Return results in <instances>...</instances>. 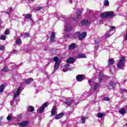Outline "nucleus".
<instances>
[{
    "mask_svg": "<svg viewBox=\"0 0 127 127\" xmlns=\"http://www.w3.org/2000/svg\"><path fill=\"white\" fill-rule=\"evenodd\" d=\"M101 18L103 19H106V17L108 18H112V17L114 16V12L113 11H106L102 13L100 15Z\"/></svg>",
    "mask_w": 127,
    "mask_h": 127,
    "instance_id": "nucleus-1",
    "label": "nucleus"
},
{
    "mask_svg": "<svg viewBox=\"0 0 127 127\" xmlns=\"http://www.w3.org/2000/svg\"><path fill=\"white\" fill-rule=\"evenodd\" d=\"M126 62V58L125 57H122L117 64V68H120L121 69H124L125 67V62Z\"/></svg>",
    "mask_w": 127,
    "mask_h": 127,
    "instance_id": "nucleus-2",
    "label": "nucleus"
},
{
    "mask_svg": "<svg viewBox=\"0 0 127 127\" xmlns=\"http://www.w3.org/2000/svg\"><path fill=\"white\" fill-rule=\"evenodd\" d=\"M54 61L55 62L54 69L57 70L59 68V66H60V63H61V61L58 59L57 57H55L54 58Z\"/></svg>",
    "mask_w": 127,
    "mask_h": 127,
    "instance_id": "nucleus-3",
    "label": "nucleus"
},
{
    "mask_svg": "<svg viewBox=\"0 0 127 127\" xmlns=\"http://www.w3.org/2000/svg\"><path fill=\"white\" fill-rule=\"evenodd\" d=\"M48 106H49V103H48V102L44 103L42 105V107H40L39 110L38 111L39 114H42L44 112L45 108H48Z\"/></svg>",
    "mask_w": 127,
    "mask_h": 127,
    "instance_id": "nucleus-4",
    "label": "nucleus"
},
{
    "mask_svg": "<svg viewBox=\"0 0 127 127\" xmlns=\"http://www.w3.org/2000/svg\"><path fill=\"white\" fill-rule=\"evenodd\" d=\"M75 34L77 35L79 40H82V39H84L87 36V32H83L81 34L80 32H77L75 33Z\"/></svg>",
    "mask_w": 127,
    "mask_h": 127,
    "instance_id": "nucleus-5",
    "label": "nucleus"
},
{
    "mask_svg": "<svg viewBox=\"0 0 127 127\" xmlns=\"http://www.w3.org/2000/svg\"><path fill=\"white\" fill-rule=\"evenodd\" d=\"M76 79L77 82H82L85 80V75L84 74H78L76 76Z\"/></svg>",
    "mask_w": 127,
    "mask_h": 127,
    "instance_id": "nucleus-6",
    "label": "nucleus"
},
{
    "mask_svg": "<svg viewBox=\"0 0 127 127\" xmlns=\"http://www.w3.org/2000/svg\"><path fill=\"white\" fill-rule=\"evenodd\" d=\"M116 86H117V84L115 82H110L107 85V87L108 89H114V88H116Z\"/></svg>",
    "mask_w": 127,
    "mask_h": 127,
    "instance_id": "nucleus-7",
    "label": "nucleus"
},
{
    "mask_svg": "<svg viewBox=\"0 0 127 127\" xmlns=\"http://www.w3.org/2000/svg\"><path fill=\"white\" fill-rule=\"evenodd\" d=\"M18 125L21 127H27L28 126V121H24L21 123H19Z\"/></svg>",
    "mask_w": 127,
    "mask_h": 127,
    "instance_id": "nucleus-8",
    "label": "nucleus"
},
{
    "mask_svg": "<svg viewBox=\"0 0 127 127\" xmlns=\"http://www.w3.org/2000/svg\"><path fill=\"white\" fill-rule=\"evenodd\" d=\"M82 14V10H79L78 12L76 13V16L73 17V20H76V19H79L81 17V14Z\"/></svg>",
    "mask_w": 127,
    "mask_h": 127,
    "instance_id": "nucleus-9",
    "label": "nucleus"
},
{
    "mask_svg": "<svg viewBox=\"0 0 127 127\" xmlns=\"http://www.w3.org/2000/svg\"><path fill=\"white\" fill-rule=\"evenodd\" d=\"M75 62V58L73 57H70L66 60V63L68 64H72V63H74Z\"/></svg>",
    "mask_w": 127,
    "mask_h": 127,
    "instance_id": "nucleus-10",
    "label": "nucleus"
},
{
    "mask_svg": "<svg viewBox=\"0 0 127 127\" xmlns=\"http://www.w3.org/2000/svg\"><path fill=\"white\" fill-rule=\"evenodd\" d=\"M50 41L52 43H53L55 41V33L54 32H52L51 34Z\"/></svg>",
    "mask_w": 127,
    "mask_h": 127,
    "instance_id": "nucleus-11",
    "label": "nucleus"
},
{
    "mask_svg": "<svg viewBox=\"0 0 127 127\" xmlns=\"http://www.w3.org/2000/svg\"><path fill=\"white\" fill-rule=\"evenodd\" d=\"M56 111H57V107H56V105H54L51 111L52 116H54L56 114Z\"/></svg>",
    "mask_w": 127,
    "mask_h": 127,
    "instance_id": "nucleus-12",
    "label": "nucleus"
},
{
    "mask_svg": "<svg viewBox=\"0 0 127 127\" xmlns=\"http://www.w3.org/2000/svg\"><path fill=\"white\" fill-rule=\"evenodd\" d=\"M64 113H61L59 114H57L56 115V117H55V120H60L61 118H63V117L64 116Z\"/></svg>",
    "mask_w": 127,
    "mask_h": 127,
    "instance_id": "nucleus-13",
    "label": "nucleus"
},
{
    "mask_svg": "<svg viewBox=\"0 0 127 127\" xmlns=\"http://www.w3.org/2000/svg\"><path fill=\"white\" fill-rule=\"evenodd\" d=\"M64 30H65V31H66L67 32L72 31V30H73V27H72V26L65 27Z\"/></svg>",
    "mask_w": 127,
    "mask_h": 127,
    "instance_id": "nucleus-14",
    "label": "nucleus"
},
{
    "mask_svg": "<svg viewBox=\"0 0 127 127\" xmlns=\"http://www.w3.org/2000/svg\"><path fill=\"white\" fill-rule=\"evenodd\" d=\"M88 23H89V21H88V20H86V19H83L81 22V24L82 25H83V26L88 25Z\"/></svg>",
    "mask_w": 127,
    "mask_h": 127,
    "instance_id": "nucleus-15",
    "label": "nucleus"
},
{
    "mask_svg": "<svg viewBox=\"0 0 127 127\" xmlns=\"http://www.w3.org/2000/svg\"><path fill=\"white\" fill-rule=\"evenodd\" d=\"M68 48H69V50H73V49L76 48V44L72 43V44H70Z\"/></svg>",
    "mask_w": 127,
    "mask_h": 127,
    "instance_id": "nucleus-16",
    "label": "nucleus"
},
{
    "mask_svg": "<svg viewBox=\"0 0 127 127\" xmlns=\"http://www.w3.org/2000/svg\"><path fill=\"white\" fill-rule=\"evenodd\" d=\"M31 82H33V79L32 78H29L28 79H26L25 80V84H30Z\"/></svg>",
    "mask_w": 127,
    "mask_h": 127,
    "instance_id": "nucleus-17",
    "label": "nucleus"
},
{
    "mask_svg": "<svg viewBox=\"0 0 127 127\" xmlns=\"http://www.w3.org/2000/svg\"><path fill=\"white\" fill-rule=\"evenodd\" d=\"M76 58H77V59H79L80 58H86V55L84 54H79L77 56Z\"/></svg>",
    "mask_w": 127,
    "mask_h": 127,
    "instance_id": "nucleus-18",
    "label": "nucleus"
},
{
    "mask_svg": "<svg viewBox=\"0 0 127 127\" xmlns=\"http://www.w3.org/2000/svg\"><path fill=\"white\" fill-rule=\"evenodd\" d=\"M108 63L109 65H113V64L115 63V60L113 59H109L108 60Z\"/></svg>",
    "mask_w": 127,
    "mask_h": 127,
    "instance_id": "nucleus-19",
    "label": "nucleus"
},
{
    "mask_svg": "<svg viewBox=\"0 0 127 127\" xmlns=\"http://www.w3.org/2000/svg\"><path fill=\"white\" fill-rule=\"evenodd\" d=\"M73 102V100H70L69 101H66L64 102V104L65 105H68V106L70 107L72 105V102Z\"/></svg>",
    "mask_w": 127,
    "mask_h": 127,
    "instance_id": "nucleus-20",
    "label": "nucleus"
},
{
    "mask_svg": "<svg viewBox=\"0 0 127 127\" xmlns=\"http://www.w3.org/2000/svg\"><path fill=\"white\" fill-rule=\"evenodd\" d=\"M4 88L5 87L4 84H1L0 86V93H2L4 91Z\"/></svg>",
    "mask_w": 127,
    "mask_h": 127,
    "instance_id": "nucleus-21",
    "label": "nucleus"
},
{
    "mask_svg": "<svg viewBox=\"0 0 127 127\" xmlns=\"http://www.w3.org/2000/svg\"><path fill=\"white\" fill-rule=\"evenodd\" d=\"M8 70H9L8 67H7V66H5L1 69V71L2 72H7Z\"/></svg>",
    "mask_w": 127,
    "mask_h": 127,
    "instance_id": "nucleus-22",
    "label": "nucleus"
},
{
    "mask_svg": "<svg viewBox=\"0 0 127 127\" xmlns=\"http://www.w3.org/2000/svg\"><path fill=\"white\" fill-rule=\"evenodd\" d=\"M119 113L121 114V115H124V114H126V110L124 108H121L120 110H119Z\"/></svg>",
    "mask_w": 127,
    "mask_h": 127,
    "instance_id": "nucleus-23",
    "label": "nucleus"
},
{
    "mask_svg": "<svg viewBox=\"0 0 127 127\" xmlns=\"http://www.w3.org/2000/svg\"><path fill=\"white\" fill-rule=\"evenodd\" d=\"M21 36H24V37H30V35L28 33H24L23 35H21Z\"/></svg>",
    "mask_w": 127,
    "mask_h": 127,
    "instance_id": "nucleus-24",
    "label": "nucleus"
},
{
    "mask_svg": "<svg viewBox=\"0 0 127 127\" xmlns=\"http://www.w3.org/2000/svg\"><path fill=\"white\" fill-rule=\"evenodd\" d=\"M100 85H99V83H95L93 86V90H97V88L100 87Z\"/></svg>",
    "mask_w": 127,
    "mask_h": 127,
    "instance_id": "nucleus-25",
    "label": "nucleus"
},
{
    "mask_svg": "<svg viewBox=\"0 0 127 127\" xmlns=\"http://www.w3.org/2000/svg\"><path fill=\"white\" fill-rule=\"evenodd\" d=\"M97 117L98 118H100V119H102L104 117V114H103L102 113H98L97 114Z\"/></svg>",
    "mask_w": 127,
    "mask_h": 127,
    "instance_id": "nucleus-26",
    "label": "nucleus"
},
{
    "mask_svg": "<svg viewBox=\"0 0 127 127\" xmlns=\"http://www.w3.org/2000/svg\"><path fill=\"white\" fill-rule=\"evenodd\" d=\"M25 18L28 19V18H31V14H26L25 15Z\"/></svg>",
    "mask_w": 127,
    "mask_h": 127,
    "instance_id": "nucleus-27",
    "label": "nucleus"
},
{
    "mask_svg": "<svg viewBox=\"0 0 127 127\" xmlns=\"http://www.w3.org/2000/svg\"><path fill=\"white\" fill-rule=\"evenodd\" d=\"M104 4L106 6H108L110 4V2H109L108 0H106L104 2Z\"/></svg>",
    "mask_w": 127,
    "mask_h": 127,
    "instance_id": "nucleus-28",
    "label": "nucleus"
},
{
    "mask_svg": "<svg viewBox=\"0 0 127 127\" xmlns=\"http://www.w3.org/2000/svg\"><path fill=\"white\" fill-rule=\"evenodd\" d=\"M21 43V39H18L16 41V44H17L18 45H19Z\"/></svg>",
    "mask_w": 127,
    "mask_h": 127,
    "instance_id": "nucleus-29",
    "label": "nucleus"
},
{
    "mask_svg": "<svg viewBox=\"0 0 127 127\" xmlns=\"http://www.w3.org/2000/svg\"><path fill=\"white\" fill-rule=\"evenodd\" d=\"M29 111L31 112H34V107L33 106H29Z\"/></svg>",
    "mask_w": 127,
    "mask_h": 127,
    "instance_id": "nucleus-30",
    "label": "nucleus"
},
{
    "mask_svg": "<svg viewBox=\"0 0 127 127\" xmlns=\"http://www.w3.org/2000/svg\"><path fill=\"white\" fill-rule=\"evenodd\" d=\"M43 7L41 6H39L35 8V10H37L38 11L39 10H40L41 9H42Z\"/></svg>",
    "mask_w": 127,
    "mask_h": 127,
    "instance_id": "nucleus-31",
    "label": "nucleus"
},
{
    "mask_svg": "<svg viewBox=\"0 0 127 127\" xmlns=\"http://www.w3.org/2000/svg\"><path fill=\"white\" fill-rule=\"evenodd\" d=\"M20 90H21V87H19L17 89V90L16 91V93H17V94H19V95H20Z\"/></svg>",
    "mask_w": 127,
    "mask_h": 127,
    "instance_id": "nucleus-32",
    "label": "nucleus"
},
{
    "mask_svg": "<svg viewBox=\"0 0 127 127\" xmlns=\"http://www.w3.org/2000/svg\"><path fill=\"white\" fill-rule=\"evenodd\" d=\"M81 121L82 122V124H85V123L86 122V118H85V117L84 116L82 117Z\"/></svg>",
    "mask_w": 127,
    "mask_h": 127,
    "instance_id": "nucleus-33",
    "label": "nucleus"
},
{
    "mask_svg": "<svg viewBox=\"0 0 127 127\" xmlns=\"http://www.w3.org/2000/svg\"><path fill=\"white\" fill-rule=\"evenodd\" d=\"M1 40H5V39H6V37H5V35H1Z\"/></svg>",
    "mask_w": 127,
    "mask_h": 127,
    "instance_id": "nucleus-34",
    "label": "nucleus"
},
{
    "mask_svg": "<svg viewBox=\"0 0 127 127\" xmlns=\"http://www.w3.org/2000/svg\"><path fill=\"white\" fill-rule=\"evenodd\" d=\"M4 34H5V35H8V34H9V30H6Z\"/></svg>",
    "mask_w": 127,
    "mask_h": 127,
    "instance_id": "nucleus-35",
    "label": "nucleus"
},
{
    "mask_svg": "<svg viewBox=\"0 0 127 127\" xmlns=\"http://www.w3.org/2000/svg\"><path fill=\"white\" fill-rule=\"evenodd\" d=\"M0 50L3 51L4 50V46L1 45L0 46Z\"/></svg>",
    "mask_w": 127,
    "mask_h": 127,
    "instance_id": "nucleus-36",
    "label": "nucleus"
},
{
    "mask_svg": "<svg viewBox=\"0 0 127 127\" xmlns=\"http://www.w3.org/2000/svg\"><path fill=\"white\" fill-rule=\"evenodd\" d=\"M19 94L17 93V92H15L14 93V99H15V98H17V96H19Z\"/></svg>",
    "mask_w": 127,
    "mask_h": 127,
    "instance_id": "nucleus-37",
    "label": "nucleus"
},
{
    "mask_svg": "<svg viewBox=\"0 0 127 127\" xmlns=\"http://www.w3.org/2000/svg\"><path fill=\"white\" fill-rule=\"evenodd\" d=\"M103 100H104V101H110V98H109V97H104V98H103Z\"/></svg>",
    "mask_w": 127,
    "mask_h": 127,
    "instance_id": "nucleus-38",
    "label": "nucleus"
},
{
    "mask_svg": "<svg viewBox=\"0 0 127 127\" xmlns=\"http://www.w3.org/2000/svg\"><path fill=\"white\" fill-rule=\"evenodd\" d=\"M121 93H127V90L126 89H123L121 90Z\"/></svg>",
    "mask_w": 127,
    "mask_h": 127,
    "instance_id": "nucleus-39",
    "label": "nucleus"
},
{
    "mask_svg": "<svg viewBox=\"0 0 127 127\" xmlns=\"http://www.w3.org/2000/svg\"><path fill=\"white\" fill-rule=\"evenodd\" d=\"M12 119V117L10 116H8L7 117V121H10V120H11Z\"/></svg>",
    "mask_w": 127,
    "mask_h": 127,
    "instance_id": "nucleus-40",
    "label": "nucleus"
},
{
    "mask_svg": "<svg viewBox=\"0 0 127 127\" xmlns=\"http://www.w3.org/2000/svg\"><path fill=\"white\" fill-rule=\"evenodd\" d=\"M102 80H103V78H102V77H99L98 81L99 83H101Z\"/></svg>",
    "mask_w": 127,
    "mask_h": 127,
    "instance_id": "nucleus-41",
    "label": "nucleus"
},
{
    "mask_svg": "<svg viewBox=\"0 0 127 127\" xmlns=\"http://www.w3.org/2000/svg\"><path fill=\"white\" fill-rule=\"evenodd\" d=\"M8 11L10 12V13H11V12L12 11V7H9L8 8Z\"/></svg>",
    "mask_w": 127,
    "mask_h": 127,
    "instance_id": "nucleus-42",
    "label": "nucleus"
},
{
    "mask_svg": "<svg viewBox=\"0 0 127 127\" xmlns=\"http://www.w3.org/2000/svg\"><path fill=\"white\" fill-rule=\"evenodd\" d=\"M105 37H110V34L106 33L105 34Z\"/></svg>",
    "mask_w": 127,
    "mask_h": 127,
    "instance_id": "nucleus-43",
    "label": "nucleus"
},
{
    "mask_svg": "<svg viewBox=\"0 0 127 127\" xmlns=\"http://www.w3.org/2000/svg\"><path fill=\"white\" fill-rule=\"evenodd\" d=\"M16 52H17V51H16V50H12V53H13V54L16 53Z\"/></svg>",
    "mask_w": 127,
    "mask_h": 127,
    "instance_id": "nucleus-44",
    "label": "nucleus"
},
{
    "mask_svg": "<svg viewBox=\"0 0 127 127\" xmlns=\"http://www.w3.org/2000/svg\"><path fill=\"white\" fill-rule=\"evenodd\" d=\"M69 66H70V64H66L64 65L65 68H67V67H69Z\"/></svg>",
    "mask_w": 127,
    "mask_h": 127,
    "instance_id": "nucleus-45",
    "label": "nucleus"
},
{
    "mask_svg": "<svg viewBox=\"0 0 127 127\" xmlns=\"http://www.w3.org/2000/svg\"><path fill=\"white\" fill-rule=\"evenodd\" d=\"M63 70L64 72H67V71H68V68H63Z\"/></svg>",
    "mask_w": 127,
    "mask_h": 127,
    "instance_id": "nucleus-46",
    "label": "nucleus"
},
{
    "mask_svg": "<svg viewBox=\"0 0 127 127\" xmlns=\"http://www.w3.org/2000/svg\"><path fill=\"white\" fill-rule=\"evenodd\" d=\"M5 13H6V14H10V12L9 11H6Z\"/></svg>",
    "mask_w": 127,
    "mask_h": 127,
    "instance_id": "nucleus-47",
    "label": "nucleus"
},
{
    "mask_svg": "<svg viewBox=\"0 0 127 127\" xmlns=\"http://www.w3.org/2000/svg\"><path fill=\"white\" fill-rule=\"evenodd\" d=\"M66 37H70V35L69 34H67L66 35Z\"/></svg>",
    "mask_w": 127,
    "mask_h": 127,
    "instance_id": "nucleus-48",
    "label": "nucleus"
},
{
    "mask_svg": "<svg viewBox=\"0 0 127 127\" xmlns=\"http://www.w3.org/2000/svg\"><path fill=\"white\" fill-rule=\"evenodd\" d=\"M115 28H116V27H115V26H112V27H111V30L115 29Z\"/></svg>",
    "mask_w": 127,
    "mask_h": 127,
    "instance_id": "nucleus-49",
    "label": "nucleus"
},
{
    "mask_svg": "<svg viewBox=\"0 0 127 127\" xmlns=\"http://www.w3.org/2000/svg\"><path fill=\"white\" fill-rule=\"evenodd\" d=\"M88 83H92V80H88Z\"/></svg>",
    "mask_w": 127,
    "mask_h": 127,
    "instance_id": "nucleus-50",
    "label": "nucleus"
},
{
    "mask_svg": "<svg viewBox=\"0 0 127 127\" xmlns=\"http://www.w3.org/2000/svg\"><path fill=\"white\" fill-rule=\"evenodd\" d=\"M95 42H96V43H99V41L96 40Z\"/></svg>",
    "mask_w": 127,
    "mask_h": 127,
    "instance_id": "nucleus-51",
    "label": "nucleus"
},
{
    "mask_svg": "<svg viewBox=\"0 0 127 127\" xmlns=\"http://www.w3.org/2000/svg\"><path fill=\"white\" fill-rule=\"evenodd\" d=\"M69 2H71V3H72V0H70Z\"/></svg>",
    "mask_w": 127,
    "mask_h": 127,
    "instance_id": "nucleus-52",
    "label": "nucleus"
},
{
    "mask_svg": "<svg viewBox=\"0 0 127 127\" xmlns=\"http://www.w3.org/2000/svg\"><path fill=\"white\" fill-rule=\"evenodd\" d=\"M0 120H1V118H0Z\"/></svg>",
    "mask_w": 127,
    "mask_h": 127,
    "instance_id": "nucleus-53",
    "label": "nucleus"
},
{
    "mask_svg": "<svg viewBox=\"0 0 127 127\" xmlns=\"http://www.w3.org/2000/svg\"><path fill=\"white\" fill-rule=\"evenodd\" d=\"M32 0V1H33V0Z\"/></svg>",
    "mask_w": 127,
    "mask_h": 127,
    "instance_id": "nucleus-54",
    "label": "nucleus"
},
{
    "mask_svg": "<svg viewBox=\"0 0 127 127\" xmlns=\"http://www.w3.org/2000/svg\"><path fill=\"white\" fill-rule=\"evenodd\" d=\"M97 47H99V46H97Z\"/></svg>",
    "mask_w": 127,
    "mask_h": 127,
    "instance_id": "nucleus-55",
    "label": "nucleus"
}]
</instances>
